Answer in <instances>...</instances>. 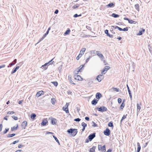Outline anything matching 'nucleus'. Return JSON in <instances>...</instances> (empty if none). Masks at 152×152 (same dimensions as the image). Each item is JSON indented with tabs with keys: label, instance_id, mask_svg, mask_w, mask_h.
<instances>
[{
	"label": "nucleus",
	"instance_id": "f257e3e1",
	"mask_svg": "<svg viewBox=\"0 0 152 152\" xmlns=\"http://www.w3.org/2000/svg\"><path fill=\"white\" fill-rule=\"evenodd\" d=\"M67 132L69 134H71L73 136H75L77 132V129L71 128L67 130Z\"/></svg>",
	"mask_w": 152,
	"mask_h": 152
},
{
	"label": "nucleus",
	"instance_id": "f03ea898",
	"mask_svg": "<svg viewBox=\"0 0 152 152\" xmlns=\"http://www.w3.org/2000/svg\"><path fill=\"white\" fill-rule=\"evenodd\" d=\"M96 109L99 111L103 112L107 110V108L104 106H101L100 107H97Z\"/></svg>",
	"mask_w": 152,
	"mask_h": 152
},
{
	"label": "nucleus",
	"instance_id": "7ed1b4c3",
	"mask_svg": "<svg viewBox=\"0 0 152 152\" xmlns=\"http://www.w3.org/2000/svg\"><path fill=\"white\" fill-rule=\"evenodd\" d=\"M96 137V133L94 132L90 134L88 138L90 141H91Z\"/></svg>",
	"mask_w": 152,
	"mask_h": 152
},
{
	"label": "nucleus",
	"instance_id": "20e7f679",
	"mask_svg": "<svg viewBox=\"0 0 152 152\" xmlns=\"http://www.w3.org/2000/svg\"><path fill=\"white\" fill-rule=\"evenodd\" d=\"M98 150L100 151L101 150L103 152H105L106 151L105 146L104 145L102 147L101 145H98Z\"/></svg>",
	"mask_w": 152,
	"mask_h": 152
},
{
	"label": "nucleus",
	"instance_id": "39448f33",
	"mask_svg": "<svg viewBox=\"0 0 152 152\" xmlns=\"http://www.w3.org/2000/svg\"><path fill=\"white\" fill-rule=\"evenodd\" d=\"M110 130L108 128H106V129L104 132V134L105 135L107 136H108L110 135Z\"/></svg>",
	"mask_w": 152,
	"mask_h": 152
},
{
	"label": "nucleus",
	"instance_id": "423d86ee",
	"mask_svg": "<svg viewBox=\"0 0 152 152\" xmlns=\"http://www.w3.org/2000/svg\"><path fill=\"white\" fill-rule=\"evenodd\" d=\"M110 68V67L109 66H106L103 69L102 72V75H104L106 73V72Z\"/></svg>",
	"mask_w": 152,
	"mask_h": 152
},
{
	"label": "nucleus",
	"instance_id": "0eeeda50",
	"mask_svg": "<svg viewBox=\"0 0 152 152\" xmlns=\"http://www.w3.org/2000/svg\"><path fill=\"white\" fill-rule=\"evenodd\" d=\"M96 53L97 55L99 57L101 58V59L102 60H103L104 57L102 54L100 53V52L99 51H96Z\"/></svg>",
	"mask_w": 152,
	"mask_h": 152
},
{
	"label": "nucleus",
	"instance_id": "6e6552de",
	"mask_svg": "<svg viewBox=\"0 0 152 152\" xmlns=\"http://www.w3.org/2000/svg\"><path fill=\"white\" fill-rule=\"evenodd\" d=\"M104 78V76L102 75H98L96 79L98 82H100Z\"/></svg>",
	"mask_w": 152,
	"mask_h": 152
},
{
	"label": "nucleus",
	"instance_id": "1a4fd4ad",
	"mask_svg": "<svg viewBox=\"0 0 152 152\" xmlns=\"http://www.w3.org/2000/svg\"><path fill=\"white\" fill-rule=\"evenodd\" d=\"M51 123L53 125H55L56 124L57 120L56 118L51 117Z\"/></svg>",
	"mask_w": 152,
	"mask_h": 152
},
{
	"label": "nucleus",
	"instance_id": "9d476101",
	"mask_svg": "<svg viewBox=\"0 0 152 152\" xmlns=\"http://www.w3.org/2000/svg\"><path fill=\"white\" fill-rule=\"evenodd\" d=\"M48 123V122L47 119H45L42 120V122L41 123V124L42 126H45L47 124V123Z\"/></svg>",
	"mask_w": 152,
	"mask_h": 152
},
{
	"label": "nucleus",
	"instance_id": "9b49d317",
	"mask_svg": "<svg viewBox=\"0 0 152 152\" xmlns=\"http://www.w3.org/2000/svg\"><path fill=\"white\" fill-rule=\"evenodd\" d=\"M48 33L49 32L48 31H47L46 33L44 34V35L42 37V38L40 39L39 40V42H37V44H38L42 40H43L44 39V38L48 34Z\"/></svg>",
	"mask_w": 152,
	"mask_h": 152
},
{
	"label": "nucleus",
	"instance_id": "f8f14e48",
	"mask_svg": "<svg viewBox=\"0 0 152 152\" xmlns=\"http://www.w3.org/2000/svg\"><path fill=\"white\" fill-rule=\"evenodd\" d=\"M74 78L75 79L78 80H81L83 79L79 75H75Z\"/></svg>",
	"mask_w": 152,
	"mask_h": 152
},
{
	"label": "nucleus",
	"instance_id": "ddd939ff",
	"mask_svg": "<svg viewBox=\"0 0 152 152\" xmlns=\"http://www.w3.org/2000/svg\"><path fill=\"white\" fill-rule=\"evenodd\" d=\"M127 90H128V93H129V97H130V99L131 100H132V94L131 93V91L129 89V87L128 86V85L127 84Z\"/></svg>",
	"mask_w": 152,
	"mask_h": 152
},
{
	"label": "nucleus",
	"instance_id": "4468645a",
	"mask_svg": "<svg viewBox=\"0 0 152 152\" xmlns=\"http://www.w3.org/2000/svg\"><path fill=\"white\" fill-rule=\"evenodd\" d=\"M44 94V92L42 91H38L36 94V96L37 97H39L42 95L43 94Z\"/></svg>",
	"mask_w": 152,
	"mask_h": 152
},
{
	"label": "nucleus",
	"instance_id": "2eb2a0df",
	"mask_svg": "<svg viewBox=\"0 0 152 152\" xmlns=\"http://www.w3.org/2000/svg\"><path fill=\"white\" fill-rule=\"evenodd\" d=\"M102 96L101 94L100 93L98 92L96 93V97L97 99H99Z\"/></svg>",
	"mask_w": 152,
	"mask_h": 152
},
{
	"label": "nucleus",
	"instance_id": "dca6fc26",
	"mask_svg": "<svg viewBox=\"0 0 152 152\" xmlns=\"http://www.w3.org/2000/svg\"><path fill=\"white\" fill-rule=\"evenodd\" d=\"M27 125V122L26 121H23L22 124H21V126L24 129H25L26 127V126Z\"/></svg>",
	"mask_w": 152,
	"mask_h": 152
},
{
	"label": "nucleus",
	"instance_id": "f3484780",
	"mask_svg": "<svg viewBox=\"0 0 152 152\" xmlns=\"http://www.w3.org/2000/svg\"><path fill=\"white\" fill-rule=\"evenodd\" d=\"M98 100L94 99L91 101V103L93 105H95L98 103Z\"/></svg>",
	"mask_w": 152,
	"mask_h": 152
},
{
	"label": "nucleus",
	"instance_id": "a211bd4d",
	"mask_svg": "<svg viewBox=\"0 0 152 152\" xmlns=\"http://www.w3.org/2000/svg\"><path fill=\"white\" fill-rule=\"evenodd\" d=\"M20 67V66H16V67L11 72V74H13L14 73H15L17 71V70L19 69Z\"/></svg>",
	"mask_w": 152,
	"mask_h": 152
},
{
	"label": "nucleus",
	"instance_id": "6ab92c4d",
	"mask_svg": "<svg viewBox=\"0 0 152 152\" xmlns=\"http://www.w3.org/2000/svg\"><path fill=\"white\" fill-rule=\"evenodd\" d=\"M145 31V29L142 28V30L139 31V33L137 34V35H141L143 34V32H144Z\"/></svg>",
	"mask_w": 152,
	"mask_h": 152
},
{
	"label": "nucleus",
	"instance_id": "aec40b11",
	"mask_svg": "<svg viewBox=\"0 0 152 152\" xmlns=\"http://www.w3.org/2000/svg\"><path fill=\"white\" fill-rule=\"evenodd\" d=\"M48 64V63H46L44 65H42L41 68H42V69L44 68V70H46L48 68L47 65Z\"/></svg>",
	"mask_w": 152,
	"mask_h": 152
},
{
	"label": "nucleus",
	"instance_id": "412c9836",
	"mask_svg": "<svg viewBox=\"0 0 152 152\" xmlns=\"http://www.w3.org/2000/svg\"><path fill=\"white\" fill-rule=\"evenodd\" d=\"M96 148V146H93L92 148H90L89 152H95V149Z\"/></svg>",
	"mask_w": 152,
	"mask_h": 152
},
{
	"label": "nucleus",
	"instance_id": "4be33fe9",
	"mask_svg": "<svg viewBox=\"0 0 152 152\" xmlns=\"http://www.w3.org/2000/svg\"><path fill=\"white\" fill-rule=\"evenodd\" d=\"M62 109L63 110L65 111L66 113H69V111L68 108H67L66 107H65L64 106L63 107Z\"/></svg>",
	"mask_w": 152,
	"mask_h": 152
},
{
	"label": "nucleus",
	"instance_id": "5701e85b",
	"mask_svg": "<svg viewBox=\"0 0 152 152\" xmlns=\"http://www.w3.org/2000/svg\"><path fill=\"white\" fill-rule=\"evenodd\" d=\"M86 50L85 48H83L80 51V54H81V55H83L84 54V52Z\"/></svg>",
	"mask_w": 152,
	"mask_h": 152
},
{
	"label": "nucleus",
	"instance_id": "b1692460",
	"mask_svg": "<svg viewBox=\"0 0 152 152\" xmlns=\"http://www.w3.org/2000/svg\"><path fill=\"white\" fill-rule=\"evenodd\" d=\"M36 115L34 113H32L31 115V118L33 120L35 119Z\"/></svg>",
	"mask_w": 152,
	"mask_h": 152
},
{
	"label": "nucleus",
	"instance_id": "393cba45",
	"mask_svg": "<svg viewBox=\"0 0 152 152\" xmlns=\"http://www.w3.org/2000/svg\"><path fill=\"white\" fill-rule=\"evenodd\" d=\"M125 101V99H124L123 100V102L121 104V106L120 107V109H123V108L125 106V104H124V102Z\"/></svg>",
	"mask_w": 152,
	"mask_h": 152
},
{
	"label": "nucleus",
	"instance_id": "a878e982",
	"mask_svg": "<svg viewBox=\"0 0 152 152\" xmlns=\"http://www.w3.org/2000/svg\"><path fill=\"white\" fill-rule=\"evenodd\" d=\"M134 7L138 11H139V5L138 4H137L135 5Z\"/></svg>",
	"mask_w": 152,
	"mask_h": 152
},
{
	"label": "nucleus",
	"instance_id": "bb28decb",
	"mask_svg": "<svg viewBox=\"0 0 152 152\" xmlns=\"http://www.w3.org/2000/svg\"><path fill=\"white\" fill-rule=\"evenodd\" d=\"M68 79L69 81L72 84H75V83H74L72 81V80L71 76L70 75L68 76Z\"/></svg>",
	"mask_w": 152,
	"mask_h": 152
},
{
	"label": "nucleus",
	"instance_id": "cd10ccee",
	"mask_svg": "<svg viewBox=\"0 0 152 152\" xmlns=\"http://www.w3.org/2000/svg\"><path fill=\"white\" fill-rule=\"evenodd\" d=\"M111 16L115 18H117L119 17V15L114 13L112 14Z\"/></svg>",
	"mask_w": 152,
	"mask_h": 152
},
{
	"label": "nucleus",
	"instance_id": "c85d7f7f",
	"mask_svg": "<svg viewBox=\"0 0 152 152\" xmlns=\"http://www.w3.org/2000/svg\"><path fill=\"white\" fill-rule=\"evenodd\" d=\"M18 128V125L17 124V126L16 127L15 126L12 127L11 128V129L12 131H13L14 130H16Z\"/></svg>",
	"mask_w": 152,
	"mask_h": 152
},
{
	"label": "nucleus",
	"instance_id": "c756f323",
	"mask_svg": "<svg viewBox=\"0 0 152 152\" xmlns=\"http://www.w3.org/2000/svg\"><path fill=\"white\" fill-rule=\"evenodd\" d=\"M15 135V133H13L11 134H8L7 135V137L8 138L12 137Z\"/></svg>",
	"mask_w": 152,
	"mask_h": 152
},
{
	"label": "nucleus",
	"instance_id": "7c9ffc66",
	"mask_svg": "<svg viewBox=\"0 0 152 152\" xmlns=\"http://www.w3.org/2000/svg\"><path fill=\"white\" fill-rule=\"evenodd\" d=\"M84 65L85 64L81 65L77 69L78 70V72H80L81 70L83 68L84 66Z\"/></svg>",
	"mask_w": 152,
	"mask_h": 152
},
{
	"label": "nucleus",
	"instance_id": "2f4dec72",
	"mask_svg": "<svg viewBox=\"0 0 152 152\" xmlns=\"http://www.w3.org/2000/svg\"><path fill=\"white\" fill-rule=\"evenodd\" d=\"M70 32V30L69 29H68L65 32L64 34L66 35L69 34Z\"/></svg>",
	"mask_w": 152,
	"mask_h": 152
},
{
	"label": "nucleus",
	"instance_id": "473e14b6",
	"mask_svg": "<svg viewBox=\"0 0 152 152\" xmlns=\"http://www.w3.org/2000/svg\"><path fill=\"white\" fill-rule=\"evenodd\" d=\"M53 137L55 139V140L56 141V142L58 143V145H60V143L59 142L58 140V139L54 135H53Z\"/></svg>",
	"mask_w": 152,
	"mask_h": 152
},
{
	"label": "nucleus",
	"instance_id": "72a5a7b5",
	"mask_svg": "<svg viewBox=\"0 0 152 152\" xmlns=\"http://www.w3.org/2000/svg\"><path fill=\"white\" fill-rule=\"evenodd\" d=\"M115 6L114 4L113 3H112L108 4V5H107V7H114Z\"/></svg>",
	"mask_w": 152,
	"mask_h": 152
},
{
	"label": "nucleus",
	"instance_id": "f704fd0d",
	"mask_svg": "<svg viewBox=\"0 0 152 152\" xmlns=\"http://www.w3.org/2000/svg\"><path fill=\"white\" fill-rule=\"evenodd\" d=\"M129 23L131 24H135L136 22L135 21H134L132 20L129 19Z\"/></svg>",
	"mask_w": 152,
	"mask_h": 152
},
{
	"label": "nucleus",
	"instance_id": "c9c22d12",
	"mask_svg": "<svg viewBox=\"0 0 152 152\" xmlns=\"http://www.w3.org/2000/svg\"><path fill=\"white\" fill-rule=\"evenodd\" d=\"M108 126L109 127H113V125L112 122L111 121L108 124Z\"/></svg>",
	"mask_w": 152,
	"mask_h": 152
},
{
	"label": "nucleus",
	"instance_id": "e433bc0d",
	"mask_svg": "<svg viewBox=\"0 0 152 152\" xmlns=\"http://www.w3.org/2000/svg\"><path fill=\"white\" fill-rule=\"evenodd\" d=\"M137 112L138 111V112H139L140 110L141 109V107L139 105L138 103L137 104Z\"/></svg>",
	"mask_w": 152,
	"mask_h": 152
},
{
	"label": "nucleus",
	"instance_id": "4c0bfd02",
	"mask_svg": "<svg viewBox=\"0 0 152 152\" xmlns=\"http://www.w3.org/2000/svg\"><path fill=\"white\" fill-rule=\"evenodd\" d=\"M81 125L83 127H85V128H86L87 126V124H86L84 122H83L81 124Z\"/></svg>",
	"mask_w": 152,
	"mask_h": 152
},
{
	"label": "nucleus",
	"instance_id": "58836bf2",
	"mask_svg": "<svg viewBox=\"0 0 152 152\" xmlns=\"http://www.w3.org/2000/svg\"><path fill=\"white\" fill-rule=\"evenodd\" d=\"M137 150H140L141 149V147L140 144L139 142H137Z\"/></svg>",
	"mask_w": 152,
	"mask_h": 152
},
{
	"label": "nucleus",
	"instance_id": "ea45409f",
	"mask_svg": "<svg viewBox=\"0 0 152 152\" xmlns=\"http://www.w3.org/2000/svg\"><path fill=\"white\" fill-rule=\"evenodd\" d=\"M54 58L52 59L48 63V64H49V65H52V64L54 62V61H52L53 59H54Z\"/></svg>",
	"mask_w": 152,
	"mask_h": 152
},
{
	"label": "nucleus",
	"instance_id": "a19ab883",
	"mask_svg": "<svg viewBox=\"0 0 152 152\" xmlns=\"http://www.w3.org/2000/svg\"><path fill=\"white\" fill-rule=\"evenodd\" d=\"M52 83L55 86H58V83L56 81H53L52 82Z\"/></svg>",
	"mask_w": 152,
	"mask_h": 152
},
{
	"label": "nucleus",
	"instance_id": "79ce46f5",
	"mask_svg": "<svg viewBox=\"0 0 152 152\" xmlns=\"http://www.w3.org/2000/svg\"><path fill=\"white\" fill-rule=\"evenodd\" d=\"M9 128H6L5 130L3 131V133L4 134H6L9 131Z\"/></svg>",
	"mask_w": 152,
	"mask_h": 152
},
{
	"label": "nucleus",
	"instance_id": "37998d69",
	"mask_svg": "<svg viewBox=\"0 0 152 152\" xmlns=\"http://www.w3.org/2000/svg\"><path fill=\"white\" fill-rule=\"evenodd\" d=\"M80 5L78 4H77L76 5H75L74 6H73V7H72V8H73V9H76V8H78L79 6Z\"/></svg>",
	"mask_w": 152,
	"mask_h": 152
},
{
	"label": "nucleus",
	"instance_id": "c03bdc74",
	"mask_svg": "<svg viewBox=\"0 0 152 152\" xmlns=\"http://www.w3.org/2000/svg\"><path fill=\"white\" fill-rule=\"evenodd\" d=\"M92 123L93 124L92 125V126H93L94 127H98V126L97 124H96L94 121H93Z\"/></svg>",
	"mask_w": 152,
	"mask_h": 152
},
{
	"label": "nucleus",
	"instance_id": "a18cd8bd",
	"mask_svg": "<svg viewBox=\"0 0 152 152\" xmlns=\"http://www.w3.org/2000/svg\"><path fill=\"white\" fill-rule=\"evenodd\" d=\"M80 120H81V119L79 118H75L74 120V121H75L76 122H79Z\"/></svg>",
	"mask_w": 152,
	"mask_h": 152
},
{
	"label": "nucleus",
	"instance_id": "49530a36",
	"mask_svg": "<svg viewBox=\"0 0 152 152\" xmlns=\"http://www.w3.org/2000/svg\"><path fill=\"white\" fill-rule=\"evenodd\" d=\"M82 55H81L80 54H79L78 56L76 57V59L77 60H79V58L81 57Z\"/></svg>",
	"mask_w": 152,
	"mask_h": 152
},
{
	"label": "nucleus",
	"instance_id": "de8ad7c7",
	"mask_svg": "<svg viewBox=\"0 0 152 152\" xmlns=\"http://www.w3.org/2000/svg\"><path fill=\"white\" fill-rule=\"evenodd\" d=\"M105 33L107 35V36H108V35L110 34L108 33V30L106 29L105 31Z\"/></svg>",
	"mask_w": 152,
	"mask_h": 152
},
{
	"label": "nucleus",
	"instance_id": "09e8293b",
	"mask_svg": "<svg viewBox=\"0 0 152 152\" xmlns=\"http://www.w3.org/2000/svg\"><path fill=\"white\" fill-rule=\"evenodd\" d=\"M113 89L114 91H117L118 92L119 91V89H118L116 88H113Z\"/></svg>",
	"mask_w": 152,
	"mask_h": 152
},
{
	"label": "nucleus",
	"instance_id": "8fccbe9b",
	"mask_svg": "<svg viewBox=\"0 0 152 152\" xmlns=\"http://www.w3.org/2000/svg\"><path fill=\"white\" fill-rule=\"evenodd\" d=\"M127 115V114H126V115H124L122 118V120H123L124 119L126 118Z\"/></svg>",
	"mask_w": 152,
	"mask_h": 152
},
{
	"label": "nucleus",
	"instance_id": "3c124183",
	"mask_svg": "<svg viewBox=\"0 0 152 152\" xmlns=\"http://www.w3.org/2000/svg\"><path fill=\"white\" fill-rule=\"evenodd\" d=\"M12 118L15 120H17L18 119V118L17 117L15 116V115H13L12 116Z\"/></svg>",
	"mask_w": 152,
	"mask_h": 152
},
{
	"label": "nucleus",
	"instance_id": "603ef678",
	"mask_svg": "<svg viewBox=\"0 0 152 152\" xmlns=\"http://www.w3.org/2000/svg\"><path fill=\"white\" fill-rule=\"evenodd\" d=\"M15 113L13 111H9L7 112V114H14Z\"/></svg>",
	"mask_w": 152,
	"mask_h": 152
},
{
	"label": "nucleus",
	"instance_id": "864d4df0",
	"mask_svg": "<svg viewBox=\"0 0 152 152\" xmlns=\"http://www.w3.org/2000/svg\"><path fill=\"white\" fill-rule=\"evenodd\" d=\"M118 101L119 104H120L121 103L122 99L121 98H119L118 99Z\"/></svg>",
	"mask_w": 152,
	"mask_h": 152
},
{
	"label": "nucleus",
	"instance_id": "5fc2aeb1",
	"mask_svg": "<svg viewBox=\"0 0 152 152\" xmlns=\"http://www.w3.org/2000/svg\"><path fill=\"white\" fill-rule=\"evenodd\" d=\"M19 140H17L13 142L12 144H15L16 143H17L18 142H19Z\"/></svg>",
	"mask_w": 152,
	"mask_h": 152
},
{
	"label": "nucleus",
	"instance_id": "6e6d98bb",
	"mask_svg": "<svg viewBox=\"0 0 152 152\" xmlns=\"http://www.w3.org/2000/svg\"><path fill=\"white\" fill-rule=\"evenodd\" d=\"M123 30L122 31H128V27H126V28H124L123 29Z\"/></svg>",
	"mask_w": 152,
	"mask_h": 152
},
{
	"label": "nucleus",
	"instance_id": "4d7b16f0",
	"mask_svg": "<svg viewBox=\"0 0 152 152\" xmlns=\"http://www.w3.org/2000/svg\"><path fill=\"white\" fill-rule=\"evenodd\" d=\"M110 31L112 32V33L113 34H115V32L113 31V28H111Z\"/></svg>",
	"mask_w": 152,
	"mask_h": 152
},
{
	"label": "nucleus",
	"instance_id": "13d9d810",
	"mask_svg": "<svg viewBox=\"0 0 152 152\" xmlns=\"http://www.w3.org/2000/svg\"><path fill=\"white\" fill-rule=\"evenodd\" d=\"M3 127V126L2 124H0V132L2 131V129Z\"/></svg>",
	"mask_w": 152,
	"mask_h": 152
},
{
	"label": "nucleus",
	"instance_id": "bf43d9fd",
	"mask_svg": "<svg viewBox=\"0 0 152 152\" xmlns=\"http://www.w3.org/2000/svg\"><path fill=\"white\" fill-rule=\"evenodd\" d=\"M5 65L4 64L1 65L0 66V69L1 68L4 67H5Z\"/></svg>",
	"mask_w": 152,
	"mask_h": 152
},
{
	"label": "nucleus",
	"instance_id": "052dcab7",
	"mask_svg": "<svg viewBox=\"0 0 152 152\" xmlns=\"http://www.w3.org/2000/svg\"><path fill=\"white\" fill-rule=\"evenodd\" d=\"M86 28L87 29H88L89 30L91 31V27H90V26H86Z\"/></svg>",
	"mask_w": 152,
	"mask_h": 152
},
{
	"label": "nucleus",
	"instance_id": "680f3d73",
	"mask_svg": "<svg viewBox=\"0 0 152 152\" xmlns=\"http://www.w3.org/2000/svg\"><path fill=\"white\" fill-rule=\"evenodd\" d=\"M112 27H113V28H114L115 29H116V28H118V26H112Z\"/></svg>",
	"mask_w": 152,
	"mask_h": 152
},
{
	"label": "nucleus",
	"instance_id": "e2e57ef3",
	"mask_svg": "<svg viewBox=\"0 0 152 152\" xmlns=\"http://www.w3.org/2000/svg\"><path fill=\"white\" fill-rule=\"evenodd\" d=\"M85 119L87 121H88L89 120V118L88 117H85Z\"/></svg>",
	"mask_w": 152,
	"mask_h": 152
},
{
	"label": "nucleus",
	"instance_id": "0e129e2a",
	"mask_svg": "<svg viewBox=\"0 0 152 152\" xmlns=\"http://www.w3.org/2000/svg\"><path fill=\"white\" fill-rule=\"evenodd\" d=\"M90 57H90V56H89V58H87L86 59V63H87V62H88V61H89V59H90Z\"/></svg>",
	"mask_w": 152,
	"mask_h": 152
},
{
	"label": "nucleus",
	"instance_id": "69168bd1",
	"mask_svg": "<svg viewBox=\"0 0 152 152\" xmlns=\"http://www.w3.org/2000/svg\"><path fill=\"white\" fill-rule=\"evenodd\" d=\"M58 12V10H56L55 11L54 13L56 14H57Z\"/></svg>",
	"mask_w": 152,
	"mask_h": 152
},
{
	"label": "nucleus",
	"instance_id": "338daca9",
	"mask_svg": "<svg viewBox=\"0 0 152 152\" xmlns=\"http://www.w3.org/2000/svg\"><path fill=\"white\" fill-rule=\"evenodd\" d=\"M67 93L69 94H72V91L70 90H68V91H67Z\"/></svg>",
	"mask_w": 152,
	"mask_h": 152
},
{
	"label": "nucleus",
	"instance_id": "774afa93",
	"mask_svg": "<svg viewBox=\"0 0 152 152\" xmlns=\"http://www.w3.org/2000/svg\"><path fill=\"white\" fill-rule=\"evenodd\" d=\"M112 151V150L110 148L109 149H108L107 151H106V152H111Z\"/></svg>",
	"mask_w": 152,
	"mask_h": 152
}]
</instances>
